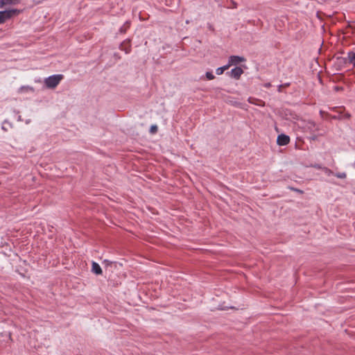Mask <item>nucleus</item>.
Returning <instances> with one entry per match:
<instances>
[{
    "mask_svg": "<svg viewBox=\"0 0 355 355\" xmlns=\"http://www.w3.org/2000/svg\"><path fill=\"white\" fill-rule=\"evenodd\" d=\"M64 78L62 74H54L46 78L44 80V86L47 89L55 88Z\"/></svg>",
    "mask_w": 355,
    "mask_h": 355,
    "instance_id": "1",
    "label": "nucleus"
},
{
    "mask_svg": "<svg viewBox=\"0 0 355 355\" xmlns=\"http://www.w3.org/2000/svg\"><path fill=\"white\" fill-rule=\"evenodd\" d=\"M19 10L17 9H9L0 11V24H3L7 20L11 19L15 15L19 13Z\"/></svg>",
    "mask_w": 355,
    "mask_h": 355,
    "instance_id": "2",
    "label": "nucleus"
},
{
    "mask_svg": "<svg viewBox=\"0 0 355 355\" xmlns=\"http://www.w3.org/2000/svg\"><path fill=\"white\" fill-rule=\"evenodd\" d=\"M337 62L339 64H346L347 63L352 64L353 65H355V52L354 51H349L347 53V56L346 58H338Z\"/></svg>",
    "mask_w": 355,
    "mask_h": 355,
    "instance_id": "3",
    "label": "nucleus"
},
{
    "mask_svg": "<svg viewBox=\"0 0 355 355\" xmlns=\"http://www.w3.org/2000/svg\"><path fill=\"white\" fill-rule=\"evenodd\" d=\"M245 61V58L243 57H241L239 55H231L228 60V64L230 67L232 65H236L239 63Z\"/></svg>",
    "mask_w": 355,
    "mask_h": 355,
    "instance_id": "4",
    "label": "nucleus"
},
{
    "mask_svg": "<svg viewBox=\"0 0 355 355\" xmlns=\"http://www.w3.org/2000/svg\"><path fill=\"white\" fill-rule=\"evenodd\" d=\"M290 142V137L284 134H281L277 137V143L279 146H286Z\"/></svg>",
    "mask_w": 355,
    "mask_h": 355,
    "instance_id": "5",
    "label": "nucleus"
},
{
    "mask_svg": "<svg viewBox=\"0 0 355 355\" xmlns=\"http://www.w3.org/2000/svg\"><path fill=\"white\" fill-rule=\"evenodd\" d=\"M243 73V71L241 67H236L230 71V74L232 78L238 80L240 78Z\"/></svg>",
    "mask_w": 355,
    "mask_h": 355,
    "instance_id": "6",
    "label": "nucleus"
},
{
    "mask_svg": "<svg viewBox=\"0 0 355 355\" xmlns=\"http://www.w3.org/2000/svg\"><path fill=\"white\" fill-rule=\"evenodd\" d=\"M21 0H0V8L6 6L16 5L20 2Z\"/></svg>",
    "mask_w": 355,
    "mask_h": 355,
    "instance_id": "7",
    "label": "nucleus"
},
{
    "mask_svg": "<svg viewBox=\"0 0 355 355\" xmlns=\"http://www.w3.org/2000/svg\"><path fill=\"white\" fill-rule=\"evenodd\" d=\"M92 272L98 275H101L103 272L100 265L95 261H92Z\"/></svg>",
    "mask_w": 355,
    "mask_h": 355,
    "instance_id": "8",
    "label": "nucleus"
},
{
    "mask_svg": "<svg viewBox=\"0 0 355 355\" xmlns=\"http://www.w3.org/2000/svg\"><path fill=\"white\" fill-rule=\"evenodd\" d=\"M230 67V64L228 63L226 65L218 67L216 69V72L217 75H221L223 72Z\"/></svg>",
    "mask_w": 355,
    "mask_h": 355,
    "instance_id": "9",
    "label": "nucleus"
},
{
    "mask_svg": "<svg viewBox=\"0 0 355 355\" xmlns=\"http://www.w3.org/2000/svg\"><path fill=\"white\" fill-rule=\"evenodd\" d=\"M11 127H12V124L10 122H8L7 121H4L2 123L1 128L4 131H8V129L10 128Z\"/></svg>",
    "mask_w": 355,
    "mask_h": 355,
    "instance_id": "10",
    "label": "nucleus"
},
{
    "mask_svg": "<svg viewBox=\"0 0 355 355\" xmlns=\"http://www.w3.org/2000/svg\"><path fill=\"white\" fill-rule=\"evenodd\" d=\"M334 175L340 179H344L347 176L346 173H345V172L336 173L334 174Z\"/></svg>",
    "mask_w": 355,
    "mask_h": 355,
    "instance_id": "11",
    "label": "nucleus"
},
{
    "mask_svg": "<svg viewBox=\"0 0 355 355\" xmlns=\"http://www.w3.org/2000/svg\"><path fill=\"white\" fill-rule=\"evenodd\" d=\"M121 50L124 51L125 53H128L130 51V46L125 47L124 46V44H122L120 47Z\"/></svg>",
    "mask_w": 355,
    "mask_h": 355,
    "instance_id": "12",
    "label": "nucleus"
},
{
    "mask_svg": "<svg viewBox=\"0 0 355 355\" xmlns=\"http://www.w3.org/2000/svg\"><path fill=\"white\" fill-rule=\"evenodd\" d=\"M206 77L208 80H213L214 78V76L211 71L206 72Z\"/></svg>",
    "mask_w": 355,
    "mask_h": 355,
    "instance_id": "13",
    "label": "nucleus"
},
{
    "mask_svg": "<svg viewBox=\"0 0 355 355\" xmlns=\"http://www.w3.org/2000/svg\"><path fill=\"white\" fill-rule=\"evenodd\" d=\"M323 170H324V173L329 176L335 174V173H334V172L331 170H330L327 168H323Z\"/></svg>",
    "mask_w": 355,
    "mask_h": 355,
    "instance_id": "14",
    "label": "nucleus"
},
{
    "mask_svg": "<svg viewBox=\"0 0 355 355\" xmlns=\"http://www.w3.org/2000/svg\"><path fill=\"white\" fill-rule=\"evenodd\" d=\"M20 89H21V91H22V90H24H24H26V91H31V92H33V91H34L33 88V87H29V86H26V87H25V86H24V87H21L20 88Z\"/></svg>",
    "mask_w": 355,
    "mask_h": 355,
    "instance_id": "15",
    "label": "nucleus"
},
{
    "mask_svg": "<svg viewBox=\"0 0 355 355\" xmlns=\"http://www.w3.org/2000/svg\"><path fill=\"white\" fill-rule=\"evenodd\" d=\"M157 125H152V126L150 127V132H156V131H157Z\"/></svg>",
    "mask_w": 355,
    "mask_h": 355,
    "instance_id": "16",
    "label": "nucleus"
},
{
    "mask_svg": "<svg viewBox=\"0 0 355 355\" xmlns=\"http://www.w3.org/2000/svg\"><path fill=\"white\" fill-rule=\"evenodd\" d=\"M103 263H106V265H107V266H108V265L111 264L112 262V261H109V260H107V259H105V260L103 261Z\"/></svg>",
    "mask_w": 355,
    "mask_h": 355,
    "instance_id": "17",
    "label": "nucleus"
},
{
    "mask_svg": "<svg viewBox=\"0 0 355 355\" xmlns=\"http://www.w3.org/2000/svg\"><path fill=\"white\" fill-rule=\"evenodd\" d=\"M310 139H311V140H316V139H317V136H315V135L312 136Z\"/></svg>",
    "mask_w": 355,
    "mask_h": 355,
    "instance_id": "18",
    "label": "nucleus"
},
{
    "mask_svg": "<svg viewBox=\"0 0 355 355\" xmlns=\"http://www.w3.org/2000/svg\"><path fill=\"white\" fill-rule=\"evenodd\" d=\"M265 87H270V83H266V84H265Z\"/></svg>",
    "mask_w": 355,
    "mask_h": 355,
    "instance_id": "19",
    "label": "nucleus"
},
{
    "mask_svg": "<svg viewBox=\"0 0 355 355\" xmlns=\"http://www.w3.org/2000/svg\"><path fill=\"white\" fill-rule=\"evenodd\" d=\"M281 87H282V85H279V89H278V91H279V92H281Z\"/></svg>",
    "mask_w": 355,
    "mask_h": 355,
    "instance_id": "20",
    "label": "nucleus"
},
{
    "mask_svg": "<svg viewBox=\"0 0 355 355\" xmlns=\"http://www.w3.org/2000/svg\"><path fill=\"white\" fill-rule=\"evenodd\" d=\"M18 120H19V121H21V116H19V117H18Z\"/></svg>",
    "mask_w": 355,
    "mask_h": 355,
    "instance_id": "21",
    "label": "nucleus"
},
{
    "mask_svg": "<svg viewBox=\"0 0 355 355\" xmlns=\"http://www.w3.org/2000/svg\"><path fill=\"white\" fill-rule=\"evenodd\" d=\"M311 124H312V125H313V126H315V123H314V122H311Z\"/></svg>",
    "mask_w": 355,
    "mask_h": 355,
    "instance_id": "22",
    "label": "nucleus"
},
{
    "mask_svg": "<svg viewBox=\"0 0 355 355\" xmlns=\"http://www.w3.org/2000/svg\"><path fill=\"white\" fill-rule=\"evenodd\" d=\"M123 31H123V28H121V32H123Z\"/></svg>",
    "mask_w": 355,
    "mask_h": 355,
    "instance_id": "23",
    "label": "nucleus"
}]
</instances>
